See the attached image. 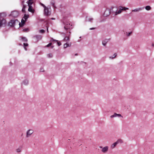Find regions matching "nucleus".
<instances>
[{"label": "nucleus", "instance_id": "obj_34", "mask_svg": "<svg viewBox=\"0 0 154 154\" xmlns=\"http://www.w3.org/2000/svg\"><path fill=\"white\" fill-rule=\"evenodd\" d=\"M57 45L59 46L61 45V43L60 42L57 41Z\"/></svg>", "mask_w": 154, "mask_h": 154}, {"label": "nucleus", "instance_id": "obj_32", "mask_svg": "<svg viewBox=\"0 0 154 154\" xmlns=\"http://www.w3.org/2000/svg\"><path fill=\"white\" fill-rule=\"evenodd\" d=\"M52 45V43H49L48 45H47L46 46V47H49L50 46H51Z\"/></svg>", "mask_w": 154, "mask_h": 154}, {"label": "nucleus", "instance_id": "obj_29", "mask_svg": "<svg viewBox=\"0 0 154 154\" xmlns=\"http://www.w3.org/2000/svg\"><path fill=\"white\" fill-rule=\"evenodd\" d=\"M48 57L49 58H51L52 57V54H49L48 55Z\"/></svg>", "mask_w": 154, "mask_h": 154}, {"label": "nucleus", "instance_id": "obj_43", "mask_svg": "<svg viewBox=\"0 0 154 154\" xmlns=\"http://www.w3.org/2000/svg\"><path fill=\"white\" fill-rule=\"evenodd\" d=\"M51 19L52 20H54V18H51Z\"/></svg>", "mask_w": 154, "mask_h": 154}, {"label": "nucleus", "instance_id": "obj_5", "mask_svg": "<svg viewBox=\"0 0 154 154\" xmlns=\"http://www.w3.org/2000/svg\"><path fill=\"white\" fill-rule=\"evenodd\" d=\"M99 148L101 149V151L103 153H106L107 152L109 149L108 146H106L103 147L102 146H100Z\"/></svg>", "mask_w": 154, "mask_h": 154}, {"label": "nucleus", "instance_id": "obj_13", "mask_svg": "<svg viewBox=\"0 0 154 154\" xmlns=\"http://www.w3.org/2000/svg\"><path fill=\"white\" fill-rule=\"evenodd\" d=\"M117 144H118L116 142L114 143L111 145V148L112 149H114L116 146Z\"/></svg>", "mask_w": 154, "mask_h": 154}, {"label": "nucleus", "instance_id": "obj_35", "mask_svg": "<svg viewBox=\"0 0 154 154\" xmlns=\"http://www.w3.org/2000/svg\"><path fill=\"white\" fill-rule=\"evenodd\" d=\"M28 30H29V29H23V31H25V32H27Z\"/></svg>", "mask_w": 154, "mask_h": 154}, {"label": "nucleus", "instance_id": "obj_41", "mask_svg": "<svg viewBox=\"0 0 154 154\" xmlns=\"http://www.w3.org/2000/svg\"><path fill=\"white\" fill-rule=\"evenodd\" d=\"M152 46H154V44H153V43H152Z\"/></svg>", "mask_w": 154, "mask_h": 154}, {"label": "nucleus", "instance_id": "obj_25", "mask_svg": "<svg viewBox=\"0 0 154 154\" xmlns=\"http://www.w3.org/2000/svg\"><path fill=\"white\" fill-rule=\"evenodd\" d=\"M93 20V19L92 18H91V17H89V18H88V20H86V21H88L91 22Z\"/></svg>", "mask_w": 154, "mask_h": 154}, {"label": "nucleus", "instance_id": "obj_28", "mask_svg": "<svg viewBox=\"0 0 154 154\" xmlns=\"http://www.w3.org/2000/svg\"><path fill=\"white\" fill-rule=\"evenodd\" d=\"M37 39L39 38L41 39V36L40 35H36L34 36Z\"/></svg>", "mask_w": 154, "mask_h": 154}, {"label": "nucleus", "instance_id": "obj_45", "mask_svg": "<svg viewBox=\"0 0 154 154\" xmlns=\"http://www.w3.org/2000/svg\"><path fill=\"white\" fill-rule=\"evenodd\" d=\"M77 55V54H75V55Z\"/></svg>", "mask_w": 154, "mask_h": 154}, {"label": "nucleus", "instance_id": "obj_23", "mask_svg": "<svg viewBox=\"0 0 154 154\" xmlns=\"http://www.w3.org/2000/svg\"><path fill=\"white\" fill-rule=\"evenodd\" d=\"M63 40L65 41H67L69 40V37H65L63 39Z\"/></svg>", "mask_w": 154, "mask_h": 154}, {"label": "nucleus", "instance_id": "obj_14", "mask_svg": "<svg viewBox=\"0 0 154 154\" xmlns=\"http://www.w3.org/2000/svg\"><path fill=\"white\" fill-rule=\"evenodd\" d=\"M71 46V43L68 44L67 43H66L64 45V48H67L68 47L70 46Z\"/></svg>", "mask_w": 154, "mask_h": 154}, {"label": "nucleus", "instance_id": "obj_12", "mask_svg": "<svg viewBox=\"0 0 154 154\" xmlns=\"http://www.w3.org/2000/svg\"><path fill=\"white\" fill-rule=\"evenodd\" d=\"M72 25L70 24H65L64 29L66 30L70 28Z\"/></svg>", "mask_w": 154, "mask_h": 154}, {"label": "nucleus", "instance_id": "obj_42", "mask_svg": "<svg viewBox=\"0 0 154 154\" xmlns=\"http://www.w3.org/2000/svg\"><path fill=\"white\" fill-rule=\"evenodd\" d=\"M32 0H29V2H31Z\"/></svg>", "mask_w": 154, "mask_h": 154}, {"label": "nucleus", "instance_id": "obj_44", "mask_svg": "<svg viewBox=\"0 0 154 154\" xmlns=\"http://www.w3.org/2000/svg\"><path fill=\"white\" fill-rule=\"evenodd\" d=\"M47 31H48V28H47Z\"/></svg>", "mask_w": 154, "mask_h": 154}, {"label": "nucleus", "instance_id": "obj_31", "mask_svg": "<svg viewBox=\"0 0 154 154\" xmlns=\"http://www.w3.org/2000/svg\"><path fill=\"white\" fill-rule=\"evenodd\" d=\"M39 32L40 33H43L45 32V30H44L43 29H42V30H40Z\"/></svg>", "mask_w": 154, "mask_h": 154}, {"label": "nucleus", "instance_id": "obj_22", "mask_svg": "<svg viewBox=\"0 0 154 154\" xmlns=\"http://www.w3.org/2000/svg\"><path fill=\"white\" fill-rule=\"evenodd\" d=\"M28 45V44L27 43H23V45L25 48V49L26 50H27L26 48V47Z\"/></svg>", "mask_w": 154, "mask_h": 154}, {"label": "nucleus", "instance_id": "obj_19", "mask_svg": "<svg viewBox=\"0 0 154 154\" xmlns=\"http://www.w3.org/2000/svg\"><path fill=\"white\" fill-rule=\"evenodd\" d=\"M117 54L116 53H115L112 56H110L109 58L110 59H113L115 58Z\"/></svg>", "mask_w": 154, "mask_h": 154}, {"label": "nucleus", "instance_id": "obj_26", "mask_svg": "<svg viewBox=\"0 0 154 154\" xmlns=\"http://www.w3.org/2000/svg\"><path fill=\"white\" fill-rule=\"evenodd\" d=\"M21 149L20 148H18L16 149V152H20L21 151Z\"/></svg>", "mask_w": 154, "mask_h": 154}, {"label": "nucleus", "instance_id": "obj_8", "mask_svg": "<svg viewBox=\"0 0 154 154\" xmlns=\"http://www.w3.org/2000/svg\"><path fill=\"white\" fill-rule=\"evenodd\" d=\"M44 14L45 15L48 16L51 14V12L49 11L48 8L47 7L44 9Z\"/></svg>", "mask_w": 154, "mask_h": 154}, {"label": "nucleus", "instance_id": "obj_18", "mask_svg": "<svg viewBox=\"0 0 154 154\" xmlns=\"http://www.w3.org/2000/svg\"><path fill=\"white\" fill-rule=\"evenodd\" d=\"M145 8V9L147 11H149L151 9V7L149 5L146 6Z\"/></svg>", "mask_w": 154, "mask_h": 154}, {"label": "nucleus", "instance_id": "obj_21", "mask_svg": "<svg viewBox=\"0 0 154 154\" xmlns=\"http://www.w3.org/2000/svg\"><path fill=\"white\" fill-rule=\"evenodd\" d=\"M21 40L22 41L24 42H27V39L25 38V37H22L21 38Z\"/></svg>", "mask_w": 154, "mask_h": 154}, {"label": "nucleus", "instance_id": "obj_7", "mask_svg": "<svg viewBox=\"0 0 154 154\" xmlns=\"http://www.w3.org/2000/svg\"><path fill=\"white\" fill-rule=\"evenodd\" d=\"M34 131L32 129H29L28 130L26 133V137L28 138L31 136L33 133Z\"/></svg>", "mask_w": 154, "mask_h": 154}, {"label": "nucleus", "instance_id": "obj_1", "mask_svg": "<svg viewBox=\"0 0 154 154\" xmlns=\"http://www.w3.org/2000/svg\"><path fill=\"white\" fill-rule=\"evenodd\" d=\"M8 24L9 26L14 27L16 25L19 24V26H21V23L19 22L17 20H11L9 22Z\"/></svg>", "mask_w": 154, "mask_h": 154}, {"label": "nucleus", "instance_id": "obj_20", "mask_svg": "<svg viewBox=\"0 0 154 154\" xmlns=\"http://www.w3.org/2000/svg\"><path fill=\"white\" fill-rule=\"evenodd\" d=\"M116 143L118 144L119 143H122L123 142L122 140L121 139H119L118 140L116 141Z\"/></svg>", "mask_w": 154, "mask_h": 154}, {"label": "nucleus", "instance_id": "obj_40", "mask_svg": "<svg viewBox=\"0 0 154 154\" xmlns=\"http://www.w3.org/2000/svg\"><path fill=\"white\" fill-rule=\"evenodd\" d=\"M53 47H54V46H51V48H53Z\"/></svg>", "mask_w": 154, "mask_h": 154}, {"label": "nucleus", "instance_id": "obj_9", "mask_svg": "<svg viewBox=\"0 0 154 154\" xmlns=\"http://www.w3.org/2000/svg\"><path fill=\"white\" fill-rule=\"evenodd\" d=\"M144 8V7H141V8H137L136 9H134L132 11V12H137L140 11L142 10H143Z\"/></svg>", "mask_w": 154, "mask_h": 154}, {"label": "nucleus", "instance_id": "obj_39", "mask_svg": "<svg viewBox=\"0 0 154 154\" xmlns=\"http://www.w3.org/2000/svg\"><path fill=\"white\" fill-rule=\"evenodd\" d=\"M53 40L54 41H56V42H57L58 41L57 40H54V39H53Z\"/></svg>", "mask_w": 154, "mask_h": 154}, {"label": "nucleus", "instance_id": "obj_33", "mask_svg": "<svg viewBox=\"0 0 154 154\" xmlns=\"http://www.w3.org/2000/svg\"><path fill=\"white\" fill-rule=\"evenodd\" d=\"M40 4L42 6H43L44 8H46V7L42 3H40Z\"/></svg>", "mask_w": 154, "mask_h": 154}, {"label": "nucleus", "instance_id": "obj_6", "mask_svg": "<svg viewBox=\"0 0 154 154\" xmlns=\"http://www.w3.org/2000/svg\"><path fill=\"white\" fill-rule=\"evenodd\" d=\"M19 15V13L18 11H14L11 12L9 16H11L14 17H17Z\"/></svg>", "mask_w": 154, "mask_h": 154}, {"label": "nucleus", "instance_id": "obj_24", "mask_svg": "<svg viewBox=\"0 0 154 154\" xmlns=\"http://www.w3.org/2000/svg\"><path fill=\"white\" fill-rule=\"evenodd\" d=\"M132 32H126V35L128 36H129L132 33Z\"/></svg>", "mask_w": 154, "mask_h": 154}, {"label": "nucleus", "instance_id": "obj_17", "mask_svg": "<svg viewBox=\"0 0 154 154\" xmlns=\"http://www.w3.org/2000/svg\"><path fill=\"white\" fill-rule=\"evenodd\" d=\"M28 15H27L26 14H25L23 19L24 20L26 21L28 18Z\"/></svg>", "mask_w": 154, "mask_h": 154}, {"label": "nucleus", "instance_id": "obj_11", "mask_svg": "<svg viewBox=\"0 0 154 154\" xmlns=\"http://www.w3.org/2000/svg\"><path fill=\"white\" fill-rule=\"evenodd\" d=\"M109 39H106L104 40H103L102 41V44L103 45L105 46L106 45V43L108 42L109 41Z\"/></svg>", "mask_w": 154, "mask_h": 154}, {"label": "nucleus", "instance_id": "obj_30", "mask_svg": "<svg viewBox=\"0 0 154 154\" xmlns=\"http://www.w3.org/2000/svg\"><path fill=\"white\" fill-rule=\"evenodd\" d=\"M25 7L24 5H23V7L22 9V11L23 12H25Z\"/></svg>", "mask_w": 154, "mask_h": 154}, {"label": "nucleus", "instance_id": "obj_10", "mask_svg": "<svg viewBox=\"0 0 154 154\" xmlns=\"http://www.w3.org/2000/svg\"><path fill=\"white\" fill-rule=\"evenodd\" d=\"M122 117V115L119 114H117L116 113H115L114 114L110 116V118H113L116 117Z\"/></svg>", "mask_w": 154, "mask_h": 154}, {"label": "nucleus", "instance_id": "obj_36", "mask_svg": "<svg viewBox=\"0 0 154 154\" xmlns=\"http://www.w3.org/2000/svg\"><path fill=\"white\" fill-rule=\"evenodd\" d=\"M44 70H43V68H41L40 69V72H44Z\"/></svg>", "mask_w": 154, "mask_h": 154}, {"label": "nucleus", "instance_id": "obj_15", "mask_svg": "<svg viewBox=\"0 0 154 154\" xmlns=\"http://www.w3.org/2000/svg\"><path fill=\"white\" fill-rule=\"evenodd\" d=\"M26 21V20H25L23 19V18L21 20V23L20 24L21 26L24 25Z\"/></svg>", "mask_w": 154, "mask_h": 154}, {"label": "nucleus", "instance_id": "obj_37", "mask_svg": "<svg viewBox=\"0 0 154 154\" xmlns=\"http://www.w3.org/2000/svg\"><path fill=\"white\" fill-rule=\"evenodd\" d=\"M51 5H52V6L54 7V3H53V2H51Z\"/></svg>", "mask_w": 154, "mask_h": 154}, {"label": "nucleus", "instance_id": "obj_3", "mask_svg": "<svg viewBox=\"0 0 154 154\" xmlns=\"http://www.w3.org/2000/svg\"><path fill=\"white\" fill-rule=\"evenodd\" d=\"M33 0H32L31 2H29L28 0L27 2V3L28 4V5L29 6L28 11L32 13H34V11L32 9V6H31V5L33 4Z\"/></svg>", "mask_w": 154, "mask_h": 154}, {"label": "nucleus", "instance_id": "obj_38", "mask_svg": "<svg viewBox=\"0 0 154 154\" xmlns=\"http://www.w3.org/2000/svg\"><path fill=\"white\" fill-rule=\"evenodd\" d=\"M95 29V28H92L90 29V30L94 29Z\"/></svg>", "mask_w": 154, "mask_h": 154}, {"label": "nucleus", "instance_id": "obj_4", "mask_svg": "<svg viewBox=\"0 0 154 154\" xmlns=\"http://www.w3.org/2000/svg\"><path fill=\"white\" fill-rule=\"evenodd\" d=\"M119 10L118 11H116L115 12V14L116 15H117L118 14H120L122 11H125L126 10H128V8H125V7H123L122 6H120L119 7Z\"/></svg>", "mask_w": 154, "mask_h": 154}, {"label": "nucleus", "instance_id": "obj_16", "mask_svg": "<svg viewBox=\"0 0 154 154\" xmlns=\"http://www.w3.org/2000/svg\"><path fill=\"white\" fill-rule=\"evenodd\" d=\"M23 83L25 85H27L28 84V81L27 80H25L23 81Z\"/></svg>", "mask_w": 154, "mask_h": 154}, {"label": "nucleus", "instance_id": "obj_2", "mask_svg": "<svg viewBox=\"0 0 154 154\" xmlns=\"http://www.w3.org/2000/svg\"><path fill=\"white\" fill-rule=\"evenodd\" d=\"M6 16V14L4 13L0 14V27L3 24L6 23V20L3 17Z\"/></svg>", "mask_w": 154, "mask_h": 154}, {"label": "nucleus", "instance_id": "obj_27", "mask_svg": "<svg viewBox=\"0 0 154 154\" xmlns=\"http://www.w3.org/2000/svg\"><path fill=\"white\" fill-rule=\"evenodd\" d=\"M108 12H109V14L110 13L109 12V11L107 10L105 11L104 13V15L105 16H107V15H106V13H107Z\"/></svg>", "mask_w": 154, "mask_h": 154}]
</instances>
